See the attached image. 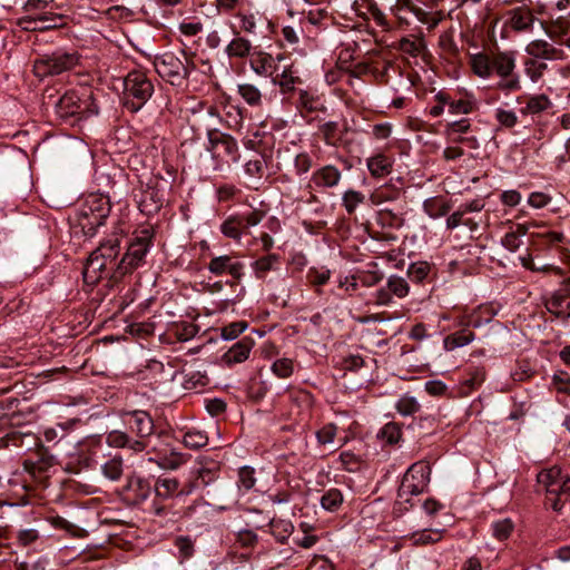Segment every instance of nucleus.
Segmentation results:
<instances>
[{
	"label": "nucleus",
	"mask_w": 570,
	"mask_h": 570,
	"mask_svg": "<svg viewBox=\"0 0 570 570\" xmlns=\"http://www.w3.org/2000/svg\"><path fill=\"white\" fill-rule=\"evenodd\" d=\"M469 65L475 76L482 79L497 77L495 88L509 95L521 90V77L517 71L514 51L478 52L470 56Z\"/></svg>",
	"instance_id": "nucleus-1"
},
{
	"label": "nucleus",
	"mask_w": 570,
	"mask_h": 570,
	"mask_svg": "<svg viewBox=\"0 0 570 570\" xmlns=\"http://www.w3.org/2000/svg\"><path fill=\"white\" fill-rule=\"evenodd\" d=\"M180 53L181 58L173 52H165L154 60V67L159 77L176 87L183 86L195 69L193 58L184 50Z\"/></svg>",
	"instance_id": "nucleus-2"
},
{
	"label": "nucleus",
	"mask_w": 570,
	"mask_h": 570,
	"mask_svg": "<svg viewBox=\"0 0 570 570\" xmlns=\"http://www.w3.org/2000/svg\"><path fill=\"white\" fill-rule=\"evenodd\" d=\"M539 487L546 492L550 507L556 512H561L564 507L563 495L570 494V476L554 465L543 469L537 475Z\"/></svg>",
	"instance_id": "nucleus-3"
},
{
	"label": "nucleus",
	"mask_w": 570,
	"mask_h": 570,
	"mask_svg": "<svg viewBox=\"0 0 570 570\" xmlns=\"http://www.w3.org/2000/svg\"><path fill=\"white\" fill-rule=\"evenodd\" d=\"M154 85L140 70L130 71L124 79V106L132 112L138 111L151 97Z\"/></svg>",
	"instance_id": "nucleus-4"
},
{
	"label": "nucleus",
	"mask_w": 570,
	"mask_h": 570,
	"mask_svg": "<svg viewBox=\"0 0 570 570\" xmlns=\"http://www.w3.org/2000/svg\"><path fill=\"white\" fill-rule=\"evenodd\" d=\"M431 468L428 462L419 461L413 463L405 472L397 497L404 502H410V497L419 495L428 488L430 482Z\"/></svg>",
	"instance_id": "nucleus-5"
},
{
	"label": "nucleus",
	"mask_w": 570,
	"mask_h": 570,
	"mask_svg": "<svg viewBox=\"0 0 570 570\" xmlns=\"http://www.w3.org/2000/svg\"><path fill=\"white\" fill-rule=\"evenodd\" d=\"M264 218V213L257 209L248 213L229 215L219 226L220 233L236 243L242 240L246 229L257 226Z\"/></svg>",
	"instance_id": "nucleus-6"
},
{
	"label": "nucleus",
	"mask_w": 570,
	"mask_h": 570,
	"mask_svg": "<svg viewBox=\"0 0 570 570\" xmlns=\"http://www.w3.org/2000/svg\"><path fill=\"white\" fill-rule=\"evenodd\" d=\"M150 242L147 236L137 237L130 243L126 254L117 264V267L111 275L115 283L119 282L121 277L138 268L149 250Z\"/></svg>",
	"instance_id": "nucleus-7"
},
{
	"label": "nucleus",
	"mask_w": 570,
	"mask_h": 570,
	"mask_svg": "<svg viewBox=\"0 0 570 570\" xmlns=\"http://www.w3.org/2000/svg\"><path fill=\"white\" fill-rule=\"evenodd\" d=\"M207 149L214 157H225L233 163L239 160L238 144L234 137L218 130L208 131Z\"/></svg>",
	"instance_id": "nucleus-8"
},
{
	"label": "nucleus",
	"mask_w": 570,
	"mask_h": 570,
	"mask_svg": "<svg viewBox=\"0 0 570 570\" xmlns=\"http://www.w3.org/2000/svg\"><path fill=\"white\" fill-rule=\"evenodd\" d=\"M110 212L109 202L99 196H90L86 200V206L81 210L83 219L82 227L89 226V232L94 233L97 227L105 224V219L108 217Z\"/></svg>",
	"instance_id": "nucleus-9"
},
{
	"label": "nucleus",
	"mask_w": 570,
	"mask_h": 570,
	"mask_svg": "<svg viewBox=\"0 0 570 570\" xmlns=\"http://www.w3.org/2000/svg\"><path fill=\"white\" fill-rule=\"evenodd\" d=\"M42 105L46 107V109L52 107L59 117L67 118L81 114L85 102L81 101L75 91H68L58 99H55L53 95L49 94L47 96L45 92Z\"/></svg>",
	"instance_id": "nucleus-10"
},
{
	"label": "nucleus",
	"mask_w": 570,
	"mask_h": 570,
	"mask_svg": "<svg viewBox=\"0 0 570 570\" xmlns=\"http://www.w3.org/2000/svg\"><path fill=\"white\" fill-rule=\"evenodd\" d=\"M409 293V282L404 277L393 274L387 277L386 285L375 292V304L389 306L393 303V297L402 299L405 298Z\"/></svg>",
	"instance_id": "nucleus-11"
},
{
	"label": "nucleus",
	"mask_w": 570,
	"mask_h": 570,
	"mask_svg": "<svg viewBox=\"0 0 570 570\" xmlns=\"http://www.w3.org/2000/svg\"><path fill=\"white\" fill-rule=\"evenodd\" d=\"M244 263L232 255H218L212 257L207 269L215 276L230 275L234 279H240L244 275Z\"/></svg>",
	"instance_id": "nucleus-12"
},
{
	"label": "nucleus",
	"mask_w": 570,
	"mask_h": 570,
	"mask_svg": "<svg viewBox=\"0 0 570 570\" xmlns=\"http://www.w3.org/2000/svg\"><path fill=\"white\" fill-rule=\"evenodd\" d=\"M78 62L72 53H55L52 57L38 58V77L40 75H58L71 69Z\"/></svg>",
	"instance_id": "nucleus-13"
},
{
	"label": "nucleus",
	"mask_w": 570,
	"mask_h": 570,
	"mask_svg": "<svg viewBox=\"0 0 570 570\" xmlns=\"http://www.w3.org/2000/svg\"><path fill=\"white\" fill-rule=\"evenodd\" d=\"M284 60L283 55L274 57L268 52L256 50L250 55L249 67L255 75L271 78L278 70V63Z\"/></svg>",
	"instance_id": "nucleus-14"
},
{
	"label": "nucleus",
	"mask_w": 570,
	"mask_h": 570,
	"mask_svg": "<svg viewBox=\"0 0 570 570\" xmlns=\"http://www.w3.org/2000/svg\"><path fill=\"white\" fill-rule=\"evenodd\" d=\"M537 18L528 7L510 9L505 13V26L517 32H530L533 29Z\"/></svg>",
	"instance_id": "nucleus-15"
},
{
	"label": "nucleus",
	"mask_w": 570,
	"mask_h": 570,
	"mask_svg": "<svg viewBox=\"0 0 570 570\" xmlns=\"http://www.w3.org/2000/svg\"><path fill=\"white\" fill-rule=\"evenodd\" d=\"M124 422L138 439L146 442V439L154 432V421L145 411H132L124 415Z\"/></svg>",
	"instance_id": "nucleus-16"
},
{
	"label": "nucleus",
	"mask_w": 570,
	"mask_h": 570,
	"mask_svg": "<svg viewBox=\"0 0 570 570\" xmlns=\"http://www.w3.org/2000/svg\"><path fill=\"white\" fill-rule=\"evenodd\" d=\"M342 171L334 165H325L313 171L311 186L316 189H331L338 186Z\"/></svg>",
	"instance_id": "nucleus-17"
},
{
	"label": "nucleus",
	"mask_w": 570,
	"mask_h": 570,
	"mask_svg": "<svg viewBox=\"0 0 570 570\" xmlns=\"http://www.w3.org/2000/svg\"><path fill=\"white\" fill-rule=\"evenodd\" d=\"M217 463L214 461H199L198 466L194 470L196 479L194 482L185 485L181 489L183 494H190L196 488L200 485H208L217 476Z\"/></svg>",
	"instance_id": "nucleus-18"
},
{
	"label": "nucleus",
	"mask_w": 570,
	"mask_h": 570,
	"mask_svg": "<svg viewBox=\"0 0 570 570\" xmlns=\"http://www.w3.org/2000/svg\"><path fill=\"white\" fill-rule=\"evenodd\" d=\"M109 273H111L110 276L114 274L112 266L107 265L105 261L92 252L83 267V281L89 285H94ZM110 279L115 282L111 277Z\"/></svg>",
	"instance_id": "nucleus-19"
},
{
	"label": "nucleus",
	"mask_w": 570,
	"mask_h": 570,
	"mask_svg": "<svg viewBox=\"0 0 570 570\" xmlns=\"http://www.w3.org/2000/svg\"><path fill=\"white\" fill-rule=\"evenodd\" d=\"M525 52L539 60H562L566 58V51L561 47H556L546 40L531 41L525 47Z\"/></svg>",
	"instance_id": "nucleus-20"
},
{
	"label": "nucleus",
	"mask_w": 570,
	"mask_h": 570,
	"mask_svg": "<svg viewBox=\"0 0 570 570\" xmlns=\"http://www.w3.org/2000/svg\"><path fill=\"white\" fill-rule=\"evenodd\" d=\"M254 345L255 341L253 337L244 336L238 342L233 344L226 353H224L222 361L227 366L240 364L248 360Z\"/></svg>",
	"instance_id": "nucleus-21"
},
{
	"label": "nucleus",
	"mask_w": 570,
	"mask_h": 570,
	"mask_svg": "<svg viewBox=\"0 0 570 570\" xmlns=\"http://www.w3.org/2000/svg\"><path fill=\"white\" fill-rule=\"evenodd\" d=\"M272 83L279 87L283 94H288L294 90L295 85L299 82L297 70L294 69L293 63L284 65L282 71L278 70L271 77Z\"/></svg>",
	"instance_id": "nucleus-22"
},
{
	"label": "nucleus",
	"mask_w": 570,
	"mask_h": 570,
	"mask_svg": "<svg viewBox=\"0 0 570 570\" xmlns=\"http://www.w3.org/2000/svg\"><path fill=\"white\" fill-rule=\"evenodd\" d=\"M107 442L114 448H128L134 452H141L146 449L147 443L142 440H135L122 431H111L107 435Z\"/></svg>",
	"instance_id": "nucleus-23"
},
{
	"label": "nucleus",
	"mask_w": 570,
	"mask_h": 570,
	"mask_svg": "<svg viewBox=\"0 0 570 570\" xmlns=\"http://www.w3.org/2000/svg\"><path fill=\"white\" fill-rule=\"evenodd\" d=\"M549 313L561 318L570 317V296L561 291L554 292L546 302Z\"/></svg>",
	"instance_id": "nucleus-24"
},
{
	"label": "nucleus",
	"mask_w": 570,
	"mask_h": 570,
	"mask_svg": "<svg viewBox=\"0 0 570 570\" xmlns=\"http://www.w3.org/2000/svg\"><path fill=\"white\" fill-rule=\"evenodd\" d=\"M471 131V121L468 118L450 121L444 126L443 136L449 142L460 144Z\"/></svg>",
	"instance_id": "nucleus-25"
},
{
	"label": "nucleus",
	"mask_w": 570,
	"mask_h": 570,
	"mask_svg": "<svg viewBox=\"0 0 570 570\" xmlns=\"http://www.w3.org/2000/svg\"><path fill=\"white\" fill-rule=\"evenodd\" d=\"M176 552L174 556L179 563H184L191 559L196 552V539L190 535H177L173 540Z\"/></svg>",
	"instance_id": "nucleus-26"
},
{
	"label": "nucleus",
	"mask_w": 570,
	"mask_h": 570,
	"mask_svg": "<svg viewBox=\"0 0 570 570\" xmlns=\"http://www.w3.org/2000/svg\"><path fill=\"white\" fill-rule=\"evenodd\" d=\"M237 94L252 108H262L264 106L265 96L261 89L250 82L238 83Z\"/></svg>",
	"instance_id": "nucleus-27"
},
{
	"label": "nucleus",
	"mask_w": 570,
	"mask_h": 570,
	"mask_svg": "<svg viewBox=\"0 0 570 570\" xmlns=\"http://www.w3.org/2000/svg\"><path fill=\"white\" fill-rule=\"evenodd\" d=\"M423 212L432 219H438L446 216L451 210V204L443 197L434 196L426 198L423 202Z\"/></svg>",
	"instance_id": "nucleus-28"
},
{
	"label": "nucleus",
	"mask_w": 570,
	"mask_h": 570,
	"mask_svg": "<svg viewBox=\"0 0 570 570\" xmlns=\"http://www.w3.org/2000/svg\"><path fill=\"white\" fill-rule=\"evenodd\" d=\"M366 166L373 177L382 178L392 171L393 161L390 157L377 154L367 159Z\"/></svg>",
	"instance_id": "nucleus-29"
},
{
	"label": "nucleus",
	"mask_w": 570,
	"mask_h": 570,
	"mask_svg": "<svg viewBox=\"0 0 570 570\" xmlns=\"http://www.w3.org/2000/svg\"><path fill=\"white\" fill-rule=\"evenodd\" d=\"M105 263L109 266H112L115 271L117 264L115 259L117 258L120 252V242L117 237H111L104 242L96 250H94Z\"/></svg>",
	"instance_id": "nucleus-30"
},
{
	"label": "nucleus",
	"mask_w": 570,
	"mask_h": 570,
	"mask_svg": "<svg viewBox=\"0 0 570 570\" xmlns=\"http://www.w3.org/2000/svg\"><path fill=\"white\" fill-rule=\"evenodd\" d=\"M474 338L475 335L472 331L468 328H461L460 331L444 337L443 346L446 351H453L455 348L466 346L473 342Z\"/></svg>",
	"instance_id": "nucleus-31"
},
{
	"label": "nucleus",
	"mask_w": 570,
	"mask_h": 570,
	"mask_svg": "<svg viewBox=\"0 0 570 570\" xmlns=\"http://www.w3.org/2000/svg\"><path fill=\"white\" fill-rule=\"evenodd\" d=\"M499 307L493 303L482 304L474 308L472 314V326L479 328L484 324H488L498 314Z\"/></svg>",
	"instance_id": "nucleus-32"
},
{
	"label": "nucleus",
	"mask_w": 570,
	"mask_h": 570,
	"mask_svg": "<svg viewBox=\"0 0 570 570\" xmlns=\"http://www.w3.org/2000/svg\"><path fill=\"white\" fill-rule=\"evenodd\" d=\"M155 493L159 499H169L175 494H181L179 482L175 478H159L155 483Z\"/></svg>",
	"instance_id": "nucleus-33"
},
{
	"label": "nucleus",
	"mask_w": 570,
	"mask_h": 570,
	"mask_svg": "<svg viewBox=\"0 0 570 570\" xmlns=\"http://www.w3.org/2000/svg\"><path fill=\"white\" fill-rule=\"evenodd\" d=\"M252 43L248 39L236 36L226 47L225 52L229 58H250Z\"/></svg>",
	"instance_id": "nucleus-34"
},
{
	"label": "nucleus",
	"mask_w": 570,
	"mask_h": 570,
	"mask_svg": "<svg viewBox=\"0 0 570 570\" xmlns=\"http://www.w3.org/2000/svg\"><path fill=\"white\" fill-rule=\"evenodd\" d=\"M279 264V256L277 254H268L252 263V268L255 276L259 279L265 278L267 273L275 271Z\"/></svg>",
	"instance_id": "nucleus-35"
},
{
	"label": "nucleus",
	"mask_w": 570,
	"mask_h": 570,
	"mask_svg": "<svg viewBox=\"0 0 570 570\" xmlns=\"http://www.w3.org/2000/svg\"><path fill=\"white\" fill-rule=\"evenodd\" d=\"M466 226L471 232H475L479 229L480 222L474 218L468 217L459 207L454 210L445 222V226L448 229L453 230L459 226Z\"/></svg>",
	"instance_id": "nucleus-36"
},
{
	"label": "nucleus",
	"mask_w": 570,
	"mask_h": 570,
	"mask_svg": "<svg viewBox=\"0 0 570 570\" xmlns=\"http://www.w3.org/2000/svg\"><path fill=\"white\" fill-rule=\"evenodd\" d=\"M163 200V195H160L158 190L155 188H148L144 191L139 206L141 212L151 214L160 209Z\"/></svg>",
	"instance_id": "nucleus-37"
},
{
	"label": "nucleus",
	"mask_w": 570,
	"mask_h": 570,
	"mask_svg": "<svg viewBox=\"0 0 570 570\" xmlns=\"http://www.w3.org/2000/svg\"><path fill=\"white\" fill-rule=\"evenodd\" d=\"M551 101L546 95L531 96L527 99L525 105L520 109L522 115H538L548 110Z\"/></svg>",
	"instance_id": "nucleus-38"
},
{
	"label": "nucleus",
	"mask_w": 570,
	"mask_h": 570,
	"mask_svg": "<svg viewBox=\"0 0 570 570\" xmlns=\"http://www.w3.org/2000/svg\"><path fill=\"white\" fill-rule=\"evenodd\" d=\"M156 462L163 469L175 470L186 462V456L175 450H164L157 454Z\"/></svg>",
	"instance_id": "nucleus-39"
},
{
	"label": "nucleus",
	"mask_w": 570,
	"mask_h": 570,
	"mask_svg": "<svg viewBox=\"0 0 570 570\" xmlns=\"http://www.w3.org/2000/svg\"><path fill=\"white\" fill-rule=\"evenodd\" d=\"M539 22L551 38H560L570 33V20L563 17H558L549 23H544L543 21Z\"/></svg>",
	"instance_id": "nucleus-40"
},
{
	"label": "nucleus",
	"mask_w": 570,
	"mask_h": 570,
	"mask_svg": "<svg viewBox=\"0 0 570 570\" xmlns=\"http://www.w3.org/2000/svg\"><path fill=\"white\" fill-rule=\"evenodd\" d=\"M269 528L272 535L281 543H284L294 530L293 523L284 519H272Z\"/></svg>",
	"instance_id": "nucleus-41"
},
{
	"label": "nucleus",
	"mask_w": 570,
	"mask_h": 570,
	"mask_svg": "<svg viewBox=\"0 0 570 570\" xmlns=\"http://www.w3.org/2000/svg\"><path fill=\"white\" fill-rule=\"evenodd\" d=\"M413 14L421 23L425 24L429 30L436 28L438 24L445 17V14L442 10L426 11L421 7H419L417 9H413Z\"/></svg>",
	"instance_id": "nucleus-42"
},
{
	"label": "nucleus",
	"mask_w": 570,
	"mask_h": 570,
	"mask_svg": "<svg viewBox=\"0 0 570 570\" xmlns=\"http://www.w3.org/2000/svg\"><path fill=\"white\" fill-rule=\"evenodd\" d=\"M368 269H361L356 272L358 283L365 287H373L383 279V273L377 269L376 263H370Z\"/></svg>",
	"instance_id": "nucleus-43"
},
{
	"label": "nucleus",
	"mask_w": 570,
	"mask_h": 570,
	"mask_svg": "<svg viewBox=\"0 0 570 570\" xmlns=\"http://www.w3.org/2000/svg\"><path fill=\"white\" fill-rule=\"evenodd\" d=\"M297 108L301 112H315L323 109V104L318 97H315L305 90H301L297 100Z\"/></svg>",
	"instance_id": "nucleus-44"
},
{
	"label": "nucleus",
	"mask_w": 570,
	"mask_h": 570,
	"mask_svg": "<svg viewBox=\"0 0 570 570\" xmlns=\"http://www.w3.org/2000/svg\"><path fill=\"white\" fill-rule=\"evenodd\" d=\"M47 2V0H38V10L40 9V3ZM65 24V18L62 16H52L46 17L45 14L38 11V32H43L47 30L59 29Z\"/></svg>",
	"instance_id": "nucleus-45"
},
{
	"label": "nucleus",
	"mask_w": 570,
	"mask_h": 570,
	"mask_svg": "<svg viewBox=\"0 0 570 570\" xmlns=\"http://www.w3.org/2000/svg\"><path fill=\"white\" fill-rule=\"evenodd\" d=\"M343 503V494L337 489L327 490L321 498V505L328 512L337 511Z\"/></svg>",
	"instance_id": "nucleus-46"
},
{
	"label": "nucleus",
	"mask_w": 570,
	"mask_h": 570,
	"mask_svg": "<svg viewBox=\"0 0 570 570\" xmlns=\"http://www.w3.org/2000/svg\"><path fill=\"white\" fill-rule=\"evenodd\" d=\"M266 161L263 156H256L244 164L246 176L254 179H262L265 173Z\"/></svg>",
	"instance_id": "nucleus-47"
},
{
	"label": "nucleus",
	"mask_w": 570,
	"mask_h": 570,
	"mask_svg": "<svg viewBox=\"0 0 570 570\" xmlns=\"http://www.w3.org/2000/svg\"><path fill=\"white\" fill-rule=\"evenodd\" d=\"M101 472L107 479L118 481L122 475V459L120 456L109 459L101 465Z\"/></svg>",
	"instance_id": "nucleus-48"
},
{
	"label": "nucleus",
	"mask_w": 570,
	"mask_h": 570,
	"mask_svg": "<svg viewBox=\"0 0 570 570\" xmlns=\"http://www.w3.org/2000/svg\"><path fill=\"white\" fill-rule=\"evenodd\" d=\"M364 200V194L354 189H347L342 196V205L350 215L353 214Z\"/></svg>",
	"instance_id": "nucleus-49"
},
{
	"label": "nucleus",
	"mask_w": 570,
	"mask_h": 570,
	"mask_svg": "<svg viewBox=\"0 0 570 570\" xmlns=\"http://www.w3.org/2000/svg\"><path fill=\"white\" fill-rule=\"evenodd\" d=\"M395 407L401 415L409 416L417 413L421 409V405L414 396L404 394L399 399Z\"/></svg>",
	"instance_id": "nucleus-50"
},
{
	"label": "nucleus",
	"mask_w": 570,
	"mask_h": 570,
	"mask_svg": "<svg viewBox=\"0 0 570 570\" xmlns=\"http://www.w3.org/2000/svg\"><path fill=\"white\" fill-rule=\"evenodd\" d=\"M272 373L278 379H288L294 373V361L288 357H281L271 365Z\"/></svg>",
	"instance_id": "nucleus-51"
},
{
	"label": "nucleus",
	"mask_w": 570,
	"mask_h": 570,
	"mask_svg": "<svg viewBox=\"0 0 570 570\" xmlns=\"http://www.w3.org/2000/svg\"><path fill=\"white\" fill-rule=\"evenodd\" d=\"M476 104L469 98L454 100L450 97L448 111L451 115H468L474 111Z\"/></svg>",
	"instance_id": "nucleus-52"
},
{
	"label": "nucleus",
	"mask_w": 570,
	"mask_h": 570,
	"mask_svg": "<svg viewBox=\"0 0 570 570\" xmlns=\"http://www.w3.org/2000/svg\"><path fill=\"white\" fill-rule=\"evenodd\" d=\"M494 119L500 127L511 129L518 124V115L512 109L499 107L494 110Z\"/></svg>",
	"instance_id": "nucleus-53"
},
{
	"label": "nucleus",
	"mask_w": 570,
	"mask_h": 570,
	"mask_svg": "<svg viewBox=\"0 0 570 570\" xmlns=\"http://www.w3.org/2000/svg\"><path fill=\"white\" fill-rule=\"evenodd\" d=\"M186 448L197 450L208 443V436L199 430H188L183 438Z\"/></svg>",
	"instance_id": "nucleus-54"
},
{
	"label": "nucleus",
	"mask_w": 570,
	"mask_h": 570,
	"mask_svg": "<svg viewBox=\"0 0 570 570\" xmlns=\"http://www.w3.org/2000/svg\"><path fill=\"white\" fill-rule=\"evenodd\" d=\"M546 69L547 63L543 60L529 58L524 61V72L533 82L538 81L543 76Z\"/></svg>",
	"instance_id": "nucleus-55"
},
{
	"label": "nucleus",
	"mask_w": 570,
	"mask_h": 570,
	"mask_svg": "<svg viewBox=\"0 0 570 570\" xmlns=\"http://www.w3.org/2000/svg\"><path fill=\"white\" fill-rule=\"evenodd\" d=\"M430 269L426 262H415L409 265L406 275L412 282L421 283L428 277Z\"/></svg>",
	"instance_id": "nucleus-56"
},
{
	"label": "nucleus",
	"mask_w": 570,
	"mask_h": 570,
	"mask_svg": "<svg viewBox=\"0 0 570 570\" xmlns=\"http://www.w3.org/2000/svg\"><path fill=\"white\" fill-rule=\"evenodd\" d=\"M401 429L394 423H386L377 433V438L389 444H395L401 439Z\"/></svg>",
	"instance_id": "nucleus-57"
},
{
	"label": "nucleus",
	"mask_w": 570,
	"mask_h": 570,
	"mask_svg": "<svg viewBox=\"0 0 570 570\" xmlns=\"http://www.w3.org/2000/svg\"><path fill=\"white\" fill-rule=\"evenodd\" d=\"M531 238L534 245H552L556 243H560L563 239V234L552 230H546L542 233H532Z\"/></svg>",
	"instance_id": "nucleus-58"
},
{
	"label": "nucleus",
	"mask_w": 570,
	"mask_h": 570,
	"mask_svg": "<svg viewBox=\"0 0 570 570\" xmlns=\"http://www.w3.org/2000/svg\"><path fill=\"white\" fill-rule=\"evenodd\" d=\"M307 281L313 286H323L331 278V271L325 267L316 268L312 267L307 272Z\"/></svg>",
	"instance_id": "nucleus-59"
},
{
	"label": "nucleus",
	"mask_w": 570,
	"mask_h": 570,
	"mask_svg": "<svg viewBox=\"0 0 570 570\" xmlns=\"http://www.w3.org/2000/svg\"><path fill=\"white\" fill-rule=\"evenodd\" d=\"M256 483L255 471L253 468L243 466L238 471V488L244 492H248Z\"/></svg>",
	"instance_id": "nucleus-60"
},
{
	"label": "nucleus",
	"mask_w": 570,
	"mask_h": 570,
	"mask_svg": "<svg viewBox=\"0 0 570 570\" xmlns=\"http://www.w3.org/2000/svg\"><path fill=\"white\" fill-rule=\"evenodd\" d=\"M513 530V523L510 519H502L492 523L493 535L498 540H505Z\"/></svg>",
	"instance_id": "nucleus-61"
},
{
	"label": "nucleus",
	"mask_w": 570,
	"mask_h": 570,
	"mask_svg": "<svg viewBox=\"0 0 570 570\" xmlns=\"http://www.w3.org/2000/svg\"><path fill=\"white\" fill-rule=\"evenodd\" d=\"M247 328V323L244 321L230 323L222 328V337L225 341L237 338Z\"/></svg>",
	"instance_id": "nucleus-62"
},
{
	"label": "nucleus",
	"mask_w": 570,
	"mask_h": 570,
	"mask_svg": "<svg viewBox=\"0 0 570 570\" xmlns=\"http://www.w3.org/2000/svg\"><path fill=\"white\" fill-rule=\"evenodd\" d=\"M313 166V159L306 151L299 153L294 158V169L296 175H304L309 171Z\"/></svg>",
	"instance_id": "nucleus-63"
},
{
	"label": "nucleus",
	"mask_w": 570,
	"mask_h": 570,
	"mask_svg": "<svg viewBox=\"0 0 570 570\" xmlns=\"http://www.w3.org/2000/svg\"><path fill=\"white\" fill-rule=\"evenodd\" d=\"M337 428L333 423L325 424L322 429L316 432V438L320 444L327 445L334 442L336 436Z\"/></svg>",
	"instance_id": "nucleus-64"
}]
</instances>
